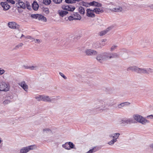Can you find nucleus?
Wrapping results in <instances>:
<instances>
[{
	"label": "nucleus",
	"mask_w": 153,
	"mask_h": 153,
	"mask_svg": "<svg viewBox=\"0 0 153 153\" xmlns=\"http://www.w3.org/2000/svg\"><path fill=\"white\" fill-rule=\"evenodd\" d=\"M111 100L110 99H98L95 104V107L99 110L105 111L108 108L106 107L111 106Z\"/></svg>",
	"instance_id": "obj_1"
},
{
	"label": "nucleus",
	"mask_w": 153,
	"mask_h": 153,
	"mask_svg": "<svg viewBox=\"0 0 153 153\" xmlns=\"http://www.w3.org/2000/svg\"><path fill=\"white\" fill-rule=\"evenodd\" d=\"M133 117L134 120L143 125H145L146 123L149 122V121L145 118L138 114L134 115L133 116Z\"/></svg>",
	"instance_id": "obj_2"
},
{
	"label": "nucleus",
	"mask_w": 153,
	"mask_h": 153,
	"mask_svg": "<svg viewBox=\"0 0 153 153\" xmlns=\"http://www.w3.org/2000/svg\"><path fill=\"white\" fill-rule=\"evenodd\" d=\"M97 61L100 63H103L104 61L108 59L106 52L98 54L96 58Z\"/></svg>",
	"instance_id": "obj_3"
},
{
	"label": "nucleus",
	"mask_w": 153,
	"mask_h": 153,
	"mask_svg": "<svg viewBox=\"0 0 153 153\" xmlns=\"http://www.w3.org/2000/svg\"><path fill=\"white\" fill-rule=\"evenodd\" d=\"M35 147V146L33 145L22 147L20 149V153H27L30 151L34 149Z\"/></svg>",
	"instance_id": "obj_4"
},
{
	"label": "nucleus",
	"mask_w": 153,
	"mask_h": 153,
	"mask_svg": "<svg viewBox=\"0 0 153 153\" xmlns=\"http://www.w3.org/2000/svg\"><path fill=\"white\" fill-rule=\"evenodd\" d=\"M109 9L112 11L115 12H120L123 10L122 7L120 5H115L111 4L110 6Z\"/></svg>",
	"instance_id": "obj_5"
},
{
	"label": "nucleus",
	"mask_w": 153,
	"mask_h": 153,
	"mask_svg": "<svg viewBox=\"0 0 153 153\" xmlns=\"http://www.w3.org/2000/svg\"><path fill=\"white\" fill-rule=\"evenodd\" d=\"M9 85L4 82H2L0 84V91H7L9 90Z\"/></svg>",
	"instance_id": "obj_6"
},
{
	"label": "nucleus",
	"mask_w": 153,
	"mask_h": 153,
	"mask_svg": "<svg viewBox=\"0 0 153 153\" xmlns=\"http://www.w3.org/2000/svg\"><path fill=\"white\" fill-rule=\"evenodd\" d=\"M119 123L125 125L133 123V120L131 118H124L120 119L119 121Z\"/></svg>",
	"instance_id": "obj_7"
},
{
	"label": "nucleus",
	"mask_w": 153,
	"mask_h": 153,
	"mask_svg": "<svg viewBox=\"0 0 153 153\" xmlns=\"http://www.w3.org/2000/svg\"><path fill=\"white\" fill-rule=\"evenodd\" d=\"M31 17L36 19H38L39 20H42L44 22H46L47 20L46 17L44 16L39 14H33L31 15Z\"/></svg>",
	"instance_id": "obj_8"
},
{
	"label": "nucleus",
	"mask_w": 153,
	"mask_h": 153,
	"mask_svg": "<svg viewBox=\"0 0 153 153\" xmlns=\"http://www.w3.org/2000/svg\"><path fill=\"white\" fill-rule=\"evenodd\" d=\"M62 8L63 10L70 11H73L75 9V7L71 4L63 5L62 6Z\"/></svg>",
	"instance_id": "obj_9"
},
{
	"label": "nucleus",
	"mask_w": 153,
	"mask_h": 153,
	"mask_svg": "<svg viewBox=\"0 0 153 153\" xmlns=\"http://www.w3.org/2000/svg\"><path fill=\"white\" fill-rule=\"evenodd\" d=\"M85 53L88 56H94L97 54V52L95 50L87 49L86 50Z\"/></svg>",
	"instance_id": "obj_10"
},
{
	"label": "nucleus",
	"mask_w": 153,
	"mask_h": 153,
	"mask_svg": "<svg viewBox=\"0 0 153 153\" xmlns=\"http://www.w3.org/2000/svg\"><path fill=\"white\" fill-rule=\"evenodd\" d=\"M8 25L9 27L11 29H18L19 26L15 22H9L8 23Z\"/></svg>",
	"instance_id": "obj_11"
},
{
	"label": "nucleus",
	"mask_w": 153,
	"mask_h": 153,
	"mask_svg": "<svg viewBox=\"0 0 153 153\" xmlns=\"http://www.w3.org/2000/svg\"><path fill=\"white\" fill-rule=\"evenodd\" d=\"M106 53L108 59H110L112 58H116L118 57V55L117 53L106 52Z\"/></svg>",
	"instance_id": "obj_12"
},
{
	"label": "nucleus",
	"mask_w": 153,
	"mask_h": 153,
	"mask_svg": "<svg viewBox=\"0 0 153 153\" xmlns=\"http://www.w3.org/2000/svg\"><path fill=\"white\" fill-rule=\"evenodd\" d=\"M152 72V69L150 68H139V73L145 74H149Z\"/></svg>",
	"instance_id": "obj_13"
},
{
	"label": "nucleus",
	"mask_w": 153,
	"mask_h": 153,
	"mask_svg": "<svg viewBox=\"0 0 153 153\" xmlns=\"http://www.w3.org/2000/svg\"><path fill=\"white\" fill-rule=\"evenodd\" d=\"M21 0H16V1L17 2L16 4V7L19 8H25V5L24 3L22 1H21Z\"/></svg>",
	"instance_id": "obj_14"
},
{
	"label": "nucleus",
	"mask_w": 153,
	"mask_h": 153,
	"mask_svg": "<svg viewBox=\"0 0 153 153\" xmlns=\"http://www.w3.org/2000/svg\"><path fill=\"white\" fill-rule=\"evenodd\" d=\"M86 15L88 17L93 18L95 16L94 12L93 10H91L90 9H87L86 10Z\"/></svg>",
	"instance_id": "obj_15"
},
{
	"label": "nucleus",
	"mask_w": 153,
	"mask_h": 153,
	"mask_svg": "<svg viewBox=\"0 0 153 153\" xmlns=\"http://www.w3.org/2000/svg\"><path fill=\"white\" fill-rule=\"evenodd\" d=\"M18 84L25 91H27L28 86L26 84L25 81H22L21 82L19 83Z\"/></svg>",
	"instance_id": "obj_16"
},
{
	"label": "nucleus",
	"mask_w": 153,
	"mask_h": 153,
	"mask_svg": "<svg viewBox=\"0 0 153 153\" xmlns=\"http://www.w3.org/2000/svg\"><path fill=\"white\" fill-rule=\"evenodd\" d=\"M1 5L3 8L4 10H8L10 7V6L9 5L7 2H1Z\"/></svg>",
	"instance_id": "obj_17"
},
{
	"label": "nucleus",
	"mask_w": 153,
	"mask_h": 153,
	"mask_svg": "<svg viewBox=\"0 0 153 153\" xmlns=\"http://www.w3.org/2000/svg\"><path fill=\"white\" fill-rule=\"evenodd\" d=\"M89 5L90 6H95L98 7H101L102 6L101 4L95 1L90 2Z\"/></svg>",
	"instance_id": "obj_18"
},
{
	"label": "nucleus",
	"mask_w": 153,
	"mask_h": 153,
	"mask_svg": "<svg viewBox=\"0 0 153 153\" xmlns=\"http://www.w3.org/2000/svg\"><path fill=\"white\" fill-rule=\"evenodd\" d=\"M111 29V27H109L106 29L105 30L102 31L99 33V35L100 36L104 35L108 32Z\"/></svg>",
	"instance_id": "obj_19"
},
{
	"label": "nucleus",
	"mask_w": 153,
	"mask_h": 153,
	"mask_svg": "<svg viewBox=\"0 0 153 153\" xmlns=\"http://www.w3.org/2000/svg\"><path fill=\"white\" fill-rule=\"evenodd\" d=\"M139 68L136 66H133L127 68V71H131L138 72L139 71Z\"/></svg>",
	"instance_id": "obj_20"
},
{
	"label": "nucleus",
	"mask_w": 153,
	"mask_h": 153,
	"mask_svg": "<svg viewBox=\"0 0 153 153\" xmlns=\"http://www.w3.org/2000/svg\"><path fill=\"white\" fill-rule=\"evenodd\" d=\"M130 104V102H126L122 103L118 105V108H122L123 107L125 106H128Z\"/></svg>",
	"instance_id": "obj_21"
},
{
	"label": "nucleus",
	"mask_w": 153,
	"mask_h": 153,
	"mask_svg": "<svg viewBox=\"0 0 153 153\" xmlns=\"http://www.w3.org/2000/svg\"><path fill=\"white\" fill-rule=\"evenodd\" d=\"M32 6L33 9L35 10H38L39 6V5L36 1H34L32 4Z\"/></svg>",
	"instance_id": "obj_22"
},
{
	"label": "nucleus",
	"mask_w": 153,
	"mask_h": 153,
	"mask_svg": "<svg viewBox=\"0 0 153 153\" xmlns=\"http://www.w3.org/2000/svg\"><path fill=\"white\" fill-rule=\"evenodd\" d=\"M73 15L74 20H80L81 18L80 15L77 13H74Z\"/></svg>",
	"instance_id": "obj_23"
},
{
	"label": "nucleus",
	"mask_w": 153,
	"mask_h": 153,
	"mask_svg": "<svg viewBox=\"0 0 153 153\" xmlns=\"http://www.w3.org/2000/svg\"><path fill=\"white\" fill-rule=\"evenodd\" d=\"M43 101L46 102H51V98L48 96H45L43 95Z\"/></svg>",
	"instance_id": "obj_24"
},
{
	"label": "nucleus",
	"mask_w": 153,
	"mask_h": 153,
	"mask_svg": "<svg viewBox=\"0 0 153 153\" xmlns=\"http://www.w3.org/2000/svg\"><path fill=\"white\" fill-rule=\"evenodd\" d=\"M93 11L97 14H99L100 13H102L103 12V10L102 9L99 8H94L93 9Z\"/></svg>",
	"instance_id": "obj_25"
},
{
	"label": "nucleus",
	"mask_w": 153,
	"mask_h": 153,
	"mask_svg": "<svg viewBox=\"0 0 153 153\" xmlns=\"http://www.w3.org/2000/svg\"><path fill=\"white\" fill-rule=\"evenodd\" d=\"M59 14V15L63 17L64 16H65L68 13V12L65 11H64V10H61V11H59L58 12Z\"/></svg>",
	"instance_id": "obj_26"
},
{
	"label": "nucleus",
	"mask_w": 153,
	"mask_h": 153,
	"mask_svg": "<svg viewBox=\"0 0 153 153\" xmlns=\"http://www.w3.org/2000/svg\"><path fill=\"white\" fill-rule=\"evenodd\" d=\"M24 45L23 43H19L18 45L16 46L12 50H17L19 48H22V47Z\"/></svg>",
	"instance_id": "obj_27"
},
{
	"label": "nucleus",
	"mask_w": 153,
	"mask_h": 153,
	"mask_svg": "<svg viewBox=\"0 0 153 153\" xmlns=\"http://www.w3.org/2000/svg\"><path fill=\"white\" fill-rule=\"evenodd\" d=\"M79 13L81 14H84L85 13V10L82 7H80L79 8Z\"/></svg>",
	"instance_id": "obj_28"
},
{
	"label": "nucleus",
	"mask_w": 153,
	"mask_h": 153,
	"mask_svg": "<svg viewBox=\"0 0 153 153\" xmlns=\"http://www.w3.org/2000/svg\"><path fill=\"white\" fill-rule=\"evenodd\" d=\"M62 146L63 148H64L68 150H69L70 149V148L69 146L68 142H66L64 144H63L62 145Z\"/></svg>",
	"instance_id": "obj_29"
},
{
	"label": "nucleus",
	"mask_w": 153,
	"mask_h": 153,
	"mask_svg": "<svg viewBox=\"0 0 153 153\" xmlns=\"http://www.w3.org/2000/svg\"><path fill=\"white\" fill-rule=\"evenodd\" d=\"M43 95H40L35 97V99L38 101H43Z\"/></svg>",
	"instance_id": "obj_30"
},
{
	"label": "nucleus",
	"mask_w": 153,
	"mask_h": 153,
	"mask_svg": "<svg viewBox=\"0 0 153 153\" xmlns=\"http://www.w3.org/2000/svg\"><path fill=\"white\" fill-rule=\"evenodd\" d=\"M38 69L37 66L35 65H30V70H36Z\"/></svg>",
	"instance_id": "obj_31"
},
{
	"label": "nucleus",
	"mask_w": 153,
	"mask_h": 153,
	"mask_svg": "<svg viewBox=\"0 0 153 153\" xmlns=\"http://www.w3.org/2000/svg\"><path fill=\"white\" fill-rule=\"evenodd\" d=\"M69 144V146L71 149H76L75 148V145L73 143L71 142H68Z\"/></svg>",
	"instance_id": "obj_32"
},
{
	"label": "nucleus",
	"mask_w": 153,
	"mask_h": 153,
	"mask_svg": "<svg viewBox=\"0 0 153 153\" xmlns=\"http://www.w3.org/2000/svg\"><path fill=\"white\" fill-rule=\"evenodd\" d=\"M94 47L95 48H98L102 47V45L99 42H97L95 44H94Z\"/></svg>",
	"instance_id": "obj_33"
},
{
	"label": "nucleus",
	"mask_w": 153,
	"mask_h": 153,
	"mask_svg": "<svg viewBox=\"0 0 153 153\" xmlns=\"http://www.w3.org/2000/svg\"><path fill=\"white\" fill-rule=\"evenodd\" d=\"M117 141V140L116 139H113L110 141L109 142L108 144L110 145H113L114 143Z\"/></svg>",
	"instance_id": "obj_34"
},
{
	"label": "nucleus",
	"mask_w": 153,
	"mask_h": 153,
	"mask_svg": "<svg viewBox=\"0 0 153 153\" xmlns=\"http://www.w3.org/2000/svg\"><path fill=\"white\" fill-rule=\"evenodd\" d=\"M51 2V0H43V4L46 5H48L50 4Z\"/></svg>",
	"instance_id": "obj_35"
},
{
	"label": "nucleus",
	"mask_w": 153,
	"mask_h": 153,
	"mask_svg": "<svg viewBox=\"0 0 153 153\" xmlns=\"http://www.w3.org/2000/svg\"><path fill=\"white\" fill-rule=\"evenodd\" d=\"M43 131L44 133H48L49 132H51V130L49 128H45L43 129Z\"/></svg>",
	"instance_id": "obj_36"
},
{
	"label": "nucleus",
	"mask_w": 153,
	"mask_h": 153,
	"mask_svg": "<svg viewBox=\"0 0 153 153\" xmlns=\"http://www.w3.org/2000/svg\"><path fill=\"white\" fill-rule=\"evenodd\" d=\"M25 5L27 9L29 10L31 9L30 4L29 2L28 1L26 2L25 3Z\"/></svg>",
	"instance_id": "obj_37"
},
{
	"label": "nucleus",
	"mask_w": 153,
	"mask_h": 153,
	"mask_svg": "<svg viewBox=\"0 0 153 153\" xmlns=\"http://www.w3.org/2000/svg\"><path fill=\"white\" fill-rule=\"evenodd\" d=\"M117 45H112L110 48V51H114L117 48Z\"/></svg>",
	"instance_id": "obj_38"
},
{
	"label": "nucleus",
	"mask_w": 153,
	"mask_h": 153,
	"mask_svg": "<svg viewBox=\"0 0 153 153\" xmlns=\"http://www.w3.org/2000/svg\"><path fill=\"white\" fill-rule=\"evenodd\" d=\"M114 138L113 139H116L117 140V139L118 138L119 135H120V134L119 133H116L114 134Z\"/></svg>",
	"instance_id": "obj_39"
},
{
	"label": "nucleus",
	"mask_w": 153,
	"mask_h": 153,
	"mask_svg": "<svg viewBox=\"0 0 153 153\" xmlns=\"http://www.w3.org/2000/svg\"><path fill=\"white\" fill-rule=\"evenodd\" d=\"M25 38L27 39H30L31 42H33L34 40V38H33L32 36H27L25 37Z\"/></svg>",
	"instance_id": "obj_40"
},
{
	"label": "nucleus",
	"mask_w": 153,
	"mask_h": 153,
	"mask_svg": "<svg viewBox=\"0 0 153 153\" xmlns=\"http://www.w3.org/2000/svg\"><path fill=\"white\" fill-rule=\"evenodd\" d=\"M56 4H59L62 2V0H52Z\"/></svg>",
	"instance_id": "obj_41"
},
{
	"label": "nucleus",
	"mask_w": 153,
	"mask_h": 153,
	"mask_svg": "<svg viewBox=\"0 0 153 153\" xmlns=\"http://www.w3.org/2000/svg\"><path fill=\"white\" fill-rule=\"evenodd\" d=\"M96 151V149L95 148H94L92 149H90L88 151L87 153H92Z\"/></svg>",
	"instance_id": "obj_42"
},
{
	"label": "nucleus",
	"mask_w": 153,
	"mask_h": 153,
	"mask_svg": "<svg viewBox=\"0 0 153 153\" xmlns=\"http://www.w3.org/2000/svg\"><path fill=\"white\" fill-rule=\"evenodd\" d=\"M33 42H34L36 43H39L41 42V41L39 39H35L34 38Z\"/></svg>",
	"instance_id": "obj_43"
},
{
	"label": "nucleus",
	"mask_w": 153,
	"mask_h": 153,
	"mask_svg": "<svg viewBox=\"0 0 153 153\" xmlns=\"http://www.w3.org/2000/svg\"><path fill=\"white\" fill-rule=\"evenodd\" d=\"M57 97H58L56 96H54L52 97L51 98V102H52V101L56 100H57Z\"/></svg>",
	"instance_id": "obj_44"
},
{
	"label": "nucleus",
	"mask_w": 153,
	"mask_h": 153,
	"mask_svg": "<svg viewBox=\"0 0 153 153\" xmlns=\"http://www.w3.org/2000/svg\"><path fill=\"white\" fill-rule=\"evenodd\" d=\"M89 3H85V2H83L82 3V5L83 6H85L86 7H88L90 6L89 5Z\"/></svg>",
	"instance_id": "obj_45"
},
{
	"label": "nucleus",
	"mask_w": 153,
	"mask_h": 153,
	"mask_svg": "<svg viewBox=\"0 0 153 153\" xmlns=\"http://www.w3.org/2000/svg\"><path fill=\"white\" fill-rule=\"evenodd\" d=\"M59 75L61 76L64 79H67V78L62 73L59 72Z\"/></svg>",
	"instance_id": "obj_46"
},
{
	"label": "nucleus",
	"mask_w": 153,
	"mask_h": 153,
	"mask_svg": "<svg viewBox=\"0 0 153 153\" xmlns=\"http://www.w3.org/2000/svg\"><path fill=\"white\" fill-rule=\"evenodd\" d=\"M149 41L148 40H146V41L145 42H144L143 43L144 44V46H147V45H149Z\"/></svg>",
	"instance_id": "obj_47"
},
{
	"label": "nucleus",
	"mask_w": 153,
	"mask_h": 153,
	"mask_svg": "<svg viewBox=\"0 0 153 153\" xmlns=\"http://www.w3.org/2000/svg\"><path fill=\"white\" fill-rule=\"evenodd\" d=\"M65 2L67 3H73V1L71 0H65Z\"/></svg>",
	"instance_id": "obj_48"
},
{
	"label": "nucleus",
	"mask_w": 153,
	"mask_h": 153,
	"mask_svg": "<svg viewBox=\"0 0 153 153\" xmlns=\"http://www.w3.org/2000/svg\"><path fill=\"white\" fill-rule=\"evenodd\" d=\"M5 72V71L4 69L0 68V75H2Z\"/></svg>",
	"instance_id": "obj_49"
},
{
	"label": "nucleus",
	"mask_w": 153,
	"mask_h": 153,
	"mask_svg": "<svg viewBox=\"0 0 153 153\" xmlns=\"http://www.w3.org/2000/svg\"><path fill=\"white\" fill-rule=\"evenodd\" d=\"M68 19L70 21L74 19L73 15L72 16H69L68 17Z\"/></svg>",
	"instance_id": "obj_50"
},
{
	"label": "nucleus",
	"mask_w": 153,
	"mask_h": 153,
	"mask_svg": "<svg viewBox=\"0 0 153 153\" xmlns=\"http://www.w3.org/2000/svg\"><path fill=\"white\" fill-rule=\"evenodd\" d=\"M10 102V101L8 100H5L3 102V103L4 104H7Z\"/></svg>",
	"instance_id": "obj_51"
},
{
	"label": "nucleus",
	"mask_w": 153,
	"mask_h": 153,
	"mask_svg": "<svg viewBox=\"0 0 153 153\" xmlns=\"http://www.w3.org/2000/svg\"><path fill=\"white\" fill-rule=\"evenodd\" d=\"M24 67L25 69L30 70V65H24Z\"/></svg>",
	"instance_id": "obj_52"
},
{
	"label": "nucleus",
	"mask_w": 153,
	"mask_h": 153,
	"mask_svg": "<svg viewBox=\"0 0 153 153\" xmlns=\"http://www.w3.org/2000/svg\"><path fill=\"white\" fill-rule=\"evenodd\" d=\"M7 1L12 4H14L15 3V1L13 0H8Z\"/></svg>",
	"instance_id": "obj_53"
},
{
	"label": "nucleus",
	"mask_w": 153,
	"mask_h": 153,
	"mask_svg": "<svg viewBox=\"0 0 153 153\" xmlns=\"http://www.w3.org/2000/svg\"><path fill=\"white\" fill-rule=\"evenodd\" d=\"M148 6L151 9L153 10V4H151L148 5Z\"/></svg>",
	"instance_id": "obj_54"
},
{
	"label": "nucleus",
	"mask_w": 153,
	"mask_h": 153,
	"mask_svg": "<svg viewBox=\"0 0 153 153\" xmlns=\"http://www.w3.org/2000/svg\"><path fill=\"white\" fill-rule=\"evenodd\" d=\"M149 117H150L151 118H152V117L153 118V115H151L148 116H147V118H148Z\"/></svg>",
	"instance_id": "obj_55"
},
{
	"label": "nucleus",
	"mask_w": 153,
	"mask_h": 153,
	"mask_svg": "<svg viewBox=\"0 0 153 153\" xmlns=\"http://www.w3.org/2000/svg\"><path fill=\"white\" fill-rule=\"evenodd\" d=\"M150 147L153 149V143L150 145Z\"/></svg>",
	"instance_id": "obj_56"
},
{
	"label": "nucleus",
	"mask_w": 153,
	"mask_h": 153,
	"mask_svg": "<svg viewBox=\"0 0 153 153\" xmlns=\"http://www.w3.org/2000/svg\"><path fill=\"white\" fill-rule=\"evenodd\" d=\"M114 134H112L111 135H109V137H113V138H114Z\"/></svg>",
	"instance_id": "obj_57"
},
{
	"label": "nucleus",
	"mask_w": 153,
	"mask_h": 153,
	"mask_svg": "<svg viewBox=\"0 0 153 153\" xmlns=\"http://www.w3.org/2000/svg\"><path fill=\"white\" fill-rule=\"evenodd\" d=\"M23 37L25 38V36L24 35H23V34H22V36H21V37H20V38L21 39V38H22V37Z\"/></svg>",
	"instance_id": "obj_58"
},
{
	"label": "nucleus",
	"mask_w": 153,
	"mask_h": 153,
	"mask_svg": "<svg viewBox=\"0 0 153 153\" xmlns=\"http://www.w3.org/2000/svg\"><path fill=\"white\" fill-rule=\"evenodd\" d=\"M49 12V11L48 10L46 11V12L47 13H48Z\"/></svg>",
	"instance_id": "obj_59"
},
{
	"label": "nucleus",
	"mask_w": 153,
	"mask_h": 153,
	"mask_svg": "<svg viewBox=\"0 0 153 153\" xmlns=\"http://www.w3.org/2000/svg\"><path fill=\"white\" fill-rule=\"evenodd\" d=\"M1 140L0 139V143H1Z\"/></svg>",
	"instance_id": "obj_60"
},
{
	"label": "nucleus",
	"mask_w": 153,
	"mask_h": 153,
	"mask_svg": "<svg viewBox=\"0 0 153 153\" xmlns=\"http://www.w3.org/2000/svg\"><path fill=\"white\" fill-rule=\"evenodd\" d=\"M7 0V1H8V0Z\"/></svg>",
	"instance_id": "obj_61"
}]
</instances>
